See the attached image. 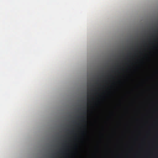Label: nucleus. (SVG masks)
<instances>
[{
	"label": "nucleus",
	"mask_w": 158,
	"mask_h": 158,
	"mask_svg": "<svg viewBox=\"0 0 158 158\" xmlns=\"http://www.w3.org/2000/svg\"><path fill=\"white\" fill-rule=\"evenodd\" d=\"M83 114L85 115H86V114H87V111H86V107H85L84 108V110H83Z\"/></svg>",
	"instance_id": "obj_1"
},
{
	"label": "nucleus",
	"mask_w": 158,
	"mask_h": 158,
	"mask_svg": "<svg viewBox=\"0 0 158 158\" xmlns=\"http://www.w3.org/2000/svg\"><path fill=\"white\" fill-rule=\"evenodd\" d=\"M79 118H82V121H83L84 120L86 119V118H85L84 116H82L79 117Z\"/></svg>",
	"instance_id": "obj_2"
},
{
	"label": "nucleus",
	"mask_w": 158,
	"mask_h": 158,
	"mask_svg": "<svg viewBox=\"0 0 158 158\" xmlns=\"http://www.w3.org/2000/svg\"><path fill=\"white\" fill-rule=\"evenodd\" d=\"M88 97L89 96V93H88Z\"/></svg>",
	"instance_id": "obj_3"
}]
</instances>
